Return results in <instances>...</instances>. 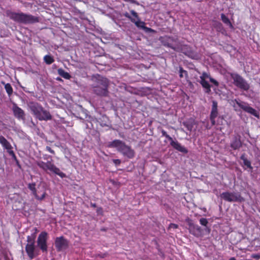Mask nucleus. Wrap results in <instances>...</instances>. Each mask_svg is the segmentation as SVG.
<instances>
[{
	"label": "nucleus",
	"mask_w": 260,
	"mask_h": 260,
	"mask_svg": "<svg viewBox=\"0 0 260 260\" xmlns=\"http://www.w3.org/2000/svg\"><path fill=\"white\" fill-rule=\"evenodd\" d=\"M102 231H106V230H105V229H102Z\"/></svg>",
	"instance_id": "49"
},
{
	"label": "nucleus",
	"mask_w": 260,
	"mask_h": 260,
	"mask_svg": "<svg viewBox=\"0 0 260 260\" xmlns=\"http://www.w3.org/2000/svg\"><path fill=\"white\" fill-rule=\"evenodd\" d=\"M108 147L116 148L117 150L124 157L129 159L133 158L135 156V151L130 146L120 140H114L109 143Z\"/></svg>",
	"instance_id": "3"
},
{
	"label": "nucleus",
	"mask_w": 260,
	"mask_h": 260,
	"mask_svg": "<svg viewBox=\"0 0 260 260\" xmlns=\"http://www.w3.org/2000/svg\"><path fill=\"white\" fill-rule=\"evenodd\" d=\"M221 19L224 24L229 25L231 28H233V25L231 22L230 19L223 13L221 14Z\"/></svg>",
	"instance_id": "27"
},
{
	"label": "nucleus",
	"mask_w": 260,
	"mask_h": 260,
	"mask_svg": "<svg viewBox=\"0 0 260 260\" xmlns=\"http://www.w3.org/2000/svg\"><path fill=\"white\" fill-rule=\"evenodd\" d=\"M242 146L241 137L239 135L235 136L231 140L230 147L234 150H239Z\"/></svg>",
	"instance_id": "15"
},
{
	"label": "nucleus",
	"mask_w": 260,
	"mask_h": 260,
	"mask_svg": "<svg viewBox=\"0 0 260 260\" xmlns=\"http://www.w3.org/2000/svg\"><path fill=\"white\" fill-rule=\"evenodd\" d=\"M143 30H145L146 32H151V33H155L156 31L151 28L148 27L145 25Z\"/></svg>",
	"instance_id": "36"
},
{
	"label": "nucleus",
	"mask_w": 260,
	"mask_h": 260,
	"mask_svg": "<svg viewBox=\"0 0 260 260\" xmlns=\"http://www.w3.org/2000/svg\"><path fill=\"white\" fill-rule=\"evenodd\" d=\"M37 164L38 167L45 172L49 170L61 178H63L66 176L65 174L62 172L60 169L56 167L51 161H48L46 162L43 161H39L37 162Z\"/></svg>",
	"instance_id": "4"
},
{
	"label": "nucleus",
	"mask_w": 260,
	"mask_h": 260,
	"mask_svg": "<svg viewBox=\"0 0 260 260\" xmlns=\"http://www.w3.org/2000/svg\"><path fill=\"white\" fill-rule=\"evenodd\" d=\"M0 144L6 149H11L12 146L9 142L3 136H0Z\"/></svg>",
	"instance_id": "21"
},
{
	"label": "nucleus",
	"mask_w": 260,
	"mask_h": 260,
	"mask_svg": "<svg viewBox=\"0 0 260 260\" xmlns=\"http://www.w3.org/2000/svg\"><path fill=\"white\" fill-rule=\"evenodd\" d=\"M130 12L131 14L133 15V16H134L135 18L138 19L137 21H136L135 19L134 20H132V22L134 23L137 27L141 28L143 29L145 25V23L144 21L140 20L137 13L134 10H131Z\"/></svg>",
	"instance_id": "19"
},
{
	"label": "nucleus",
	"mask_w": 260,
	"mask_h": 260,
	"mask_svg": "<svg viewBox=\"0 0 260 260\" xmlns=\"http://www.w3.org/2000/svg\"><path fill=\"white\" fill-rule=\"evenodd\" d=\"M255 257H259V256L258 255H256L255 256ZM253 257H254V256H253Z\"/></svg>",
	"instance_id": "48"
},
{
	"label": "nucleus",
	"mask_w": 260,
	"mask_h": 260,
	"mask_svg": "<svg viewBox=\"0 0 260 260\" xmlns=\"http://www.w3.org/2000/svg\"><path fill=\"white\" fill-rule=\"evenodd\" d=\"M96 213L98 214L102 215L103 213V208L102 207H98L96 209Z\"/></svg>",
	"instance_id": "41"
},
{
	"label": "nucleus",
	"mask_w": 260,
	"mask_h": 260,
	"mask_svg": "<svg viewBox=\"0 0 260 260\" xmlns=\"http://www.w3.org/2000/svg\"><path fill=\"white\" fill-rule=\"evenodd\" d=\"M126 2H129L132 4H136L137 2L135 0H123Z\"/></svg>",
	"instance_id": "44"
},
{
	"label": "nucleus",
	"mask_w": 260,
	"mask_h": 260,
	"mask_svg": "<svg viewBox=\"0 0 260 260\" xmlns=\"http://www.w3.org/2000/svg\"><path fill=\"white\" fill-rule=\"evenodd\" d=\"M12 111L14 116L17 119L21 120L25 119V113L24 111L15 103H14L13 105Z\"/></svg>",
	"instance_id": "16"
},
{
	"label": "nucleus",
	"mask_w": 260,
	"mask_h": 260,
	"mask_svg": "<svg viewBox=\"0 0 260 260\" xmlns=\"http://www.w3.org/2000/svg\"><path fill=\"white\" fill-rule=\"evenodd\" d=\"M124 15L125 17H126V18L129 19L131 21H132V20L135 19L134 18H132V17L131 16H130L129 14L127 12L125 13Z\"/></svg>",
	"instance_id": "43"
},
{
	"label": "nucleus",
	"mask_w": 260,
	"mask_h": 260,
	"mask_svg": "<svg viewBox=\"0 0 260 260\" xmlns=\"http://www.w3.org/2000/svg\"><path fill=\"white\" fill-rule=\"evenodd\" d=\"M188 225V230L191 234L197 237H200L202 236L203 230L200 226L192 222H189Z\"/></svg>",
	"instance_id": "11"
},
{
	"label": "nucleus",
	"mask_w": 260,
	"mask_h": 260,
	"mask_svg": "<svg viewBox=\"0 0 260 260\" xmlns=\"http://www.w3.org/2000/svg\"><path fill=\"white\" fill-rule=\"evenodd\" d=\"M28 188L32 191L34 196L35 197L36 199H37V200L42 201L45 198V196H46L45 192H44L41 197H40L37 194V190L36 188V183H29L28 185Z\"/></svg>",
	"instance_id": "20"
},
{
	"label": "nucleus",
	"mask_w": 260,
	"mask_h": 260,
	"mask_svg": "<svg viewBox=\"0 0 260 260\" xmlns=\"http://www.w3.org/2000/svg\"><path fill=\"white\" fill-rule=\"evenodd\" d=\"M178 228V225L175 223H170L169 226V229H176Z\"/></svg>",
	"instance_id": "39"
},
{
	"label": "nucleus",
	"mask_w": 260,
	"mask_h": 260,
	"mask_svg": "<svg viewBox=\"0 0 260 260\" xmlns=\"http://www.w3.org/2000/svg\"><path fill=\"white\" fill-rule=\"evenodd\" d=\"M236 104L238 105V106L243 109L244 111L258 118L259 115L258 113L253 108L249 106L245 103L243 102H240L236 101Z\"/></svg>",
	"instance_id": "12"
},
{
	"label": "nucleus",
	"mask_w": 260,
	"mask_h": 260,
	"mask_svg": "<svg viewBox=\"0 0 260 260\" xmlns=\"http://www.w3.org/2000/svg\"><path fill=\"white\" fill-rule=\"evenodd\" d=\"M213 26L216 29V31L218 32H220L222 34H224L225 32V30L222 23L219 21H214Z\"/></svg>",
	"instance_id": "22"
},
{
	"label": "nucleus",
	"mask_w": 260,
	"mask_h": 260,
	"mask_svg": "<svg viewBox=\"0 0 260 260\" xmlns=\"http://www.w3.org/2000/svg\"><path fill=\"white\" fill-rule=\"evenodd\" d=\"M47 238L48 234L45 231L42 232L38 236L37 239V244L42 252L47 251Z\"/></svg>",
	"instance_id": "8"
},
{
	"label": "nucleus",
	"mask_w": 260,
	"mask_h": 260,
	"mask_svg": "<svg viewBox=\"0 0 260 260\" xmlns=\"http://www.w3.org/2000/svg\"><path fill=\"white\" fill-rule=\"evenodd\" d=\"M229 260H236L234 257H231Z\"/></svg>",
	"instance_id": "46"
},
{
	"label": "nucleus",
	"mask_w": 260,
	"mask_h": 260,
	"mask_svg": "<svg viewBox=\"0 0 260 260\" xmlns=\"http://www.w3.org/2000/svg\"><path fill=\"white\" fill-rule=\"evenodd\" d=\"M109 255V254L108 252H105V253H99L95 255V257H100L101 258H104Z\"/></svg>",
	"instance_id": "33"
},
{
	"label": "nucleus",
	"mask_w": 260,
	"mask_h": 260,
	"mask_svg": "<svg viewBox=\"0 0 260 260\" xmlns=\"http://www.w3.org/2000/svg\"><path fill=\"white\" fill-rule=\"evenodd\" d=\"M46 149L47 151H48V152H49L50 153L53 154H55V151L51 149V147H50L49 146H47L46 147Z\"/></svg>",
	"instance_id": "40"
},
{
	"label": "nucleus",
	"mask_w": 260,
	"mask_h": 260,
	"mask_svg": "<svg viewBox=\"0 0 260 260\" xmlns=\"http://www.w3.org/2000/svg\"><path fill=\"white\" fill-rule=\"evenodd\" d=\"M200 84L203 88L206 89L205 92L207 93H209L211 92V86L209 83L204 79L203 77L202 78V80L200 82Z\"/></svg>",
	"instance_id": "24"
},
{
	"label": "nucleus",
	"mask_w": 260,
	"mask_h": 260,
	"mask_svg": "<svg viewBox=\"0 0 260 260\" xmlns=\"http://www.w3.org/2000/svg\"><path fill=\"white\" fill-rule=\"evenodd\" d=\"M183 124L185 126L187 130L191 131L192 129L193 125L191 123H189L188 121H184L183 122Z\"/></svg>",
	"instance_id": "32"
},
{
	"label": "nucleus",
	"mask_w": 260,
	"mask_h": 260,
	"mask_svg": "<svg viewBox=\"0 0 260 260\" xmlns=\"http://www.w3.org/2000/svg\"><path fill=\"white\" fill-rule=\"evenodd\" d=\"M1 84L4 85L5 89L8 95L10 97L13 92V89L10 83H6L4 81H1Z\"/></svg>",
	"instance_id": "23"
},
{
	"label": "nucleus",
	"mask_w": 260,
	"mask_h": 260,
	"mask_svg": "<svg viewBox=\"0 0 260 260\" xmlns=\"http://www.w3.org/2000/svg\"><path fill=\"white\" fill-rule=\"evenodd\" d=\"M44 61L47 64H51L54 61V59L52 56L46 55L44 57Z\"/></svg>",
	"instance_id": "29"
},
{
	"label": "nucleus",
	"mask_w": 260,
	"mask_h": 260,
	"mask_svg": "<svg viewBox=\"0 0 260 260\" xmlns=\"http://www.w3.org/2000/svg\"><path fill=\"white\" fill-rule=\"evenodd\" d=\"M56 80L58 81H62V79L60 77H57Z\"/></svg>",
	"instance_id": "47"
},
{
	"label": "nucleus",
	"mask_w": 260,
	"mask_h": 260,
	"mask_svg": "<svg viewBox=\"0 0 260 260\" xmlns=\"http://www.w3.org/2000/svg\"><path fill=\"white\" fill-rule=\"evenodd\" d=\"M7 151V152L9 153V154L12 157V158L16 161L17 165L20 167V165L19 163V161L17 159L16 156L14 152L12 150V148H11V149H6Z\"/></svg>",
	"instance_id": "30"
},
{
	"label": "nucleus",
	"mask_w": 260,
	"mask_h": 260,
	"mask_svg": "<svg viewBox=\"0 0 260 260\" xmlns=\"http://www.w3.org/2000/svg\"><path fill=\"white\" fill-rule=\"evenodd\" d=\"M220 197L224 201L229 202H242L244 201V198L238 192H223L221 194Z\"/></svg>",
	"instance_id": "5"
},
{
	"label": "nucleus",
	"mask_w": 260,
	"mask_h": 260,
	"mask_svg": "<svg viewBox=\"0 0 260 260\" xmlns=\"http://www.w3.org/2000/svg\"><path fill=\"white\" fill-rule=\"evenodd\" d=\"M200 223L202 225L207 226V225L208 223V221L206 218H202L200 219Z\"/></svg>",
	"instance_id": "34"
},
{
	"label": "nucleus",
	"mask_w": 260,
	"mask_h": 260,
	"mask_svg": "<svg viewBox=\"0 0 260 260\" xmlns=\"http://www.w3.org/2000/svg\"><path fill=\"white\" fill-rule=\"evenodd\" d=\"M212 108L210 114V120L212 126L216 124L215 118L218 116V103L216 101H212Z\"/></svg>",
	"instance_id": "10"
},
{
	"label": "nucleus",
	"mask_w": 260,
	"mask_h": 260,
	"mask_svg": "<svg viewBox=\"0 0 260 260\" xmlns=\"http://www.w3.org/2000/svg\"><path fill=\"white\" fill-rule=\"evenodd\" d=\"M203 77L204 79H205L206 78H209V75L206 73L204 72L202 76H200L201 80H202V78Z\"/></svg>",
	"instance_id": "42"
},
{
	"label": "nucleus",
	"mask_w": 260,
	"mask_h": 260,
	"mask_svg": "<svg viewBox=\"0 0 260 260\" xmlns=\"http://www.w3.org/2000/svg\"><path fill=\"white\" fill-rule=\"evenodd\" d=\"M232 77L234 80V84L237 87L240 88L241 89H243L246 91L249 89V84L247 83L245 80L243 78L242 76L237 74H235L232 75Z\"/></svg>",
	"instance_id": "7"
},
{
	"label": "nucleus",
	"mask_w": 260,
	"mask_h": 260,
	"mask_svg": "<svg viewBox=\"0 0 260 260\" xmlns=\"http://www.w3.org/2000/svg\"><path fill=\"white\" fill-rule=\"evenodd\" d=\"M184 75L187 77H188V74L187 72L185 70H184L182 67H179V77L180 78H182L184 76Z\"/></svg>",
	"instance_id": "31"
},
{
	"label": "nucleus",
	"mask_w": 260,
	"mask_h": 260,
	"mask_svg": "<svg viewBox=\"0 0 260 260\" xmlns=\"http://www.w3.org/2000/svg\"><path fill=\"white\" fill-rule=\"evenodd\" d=\"M90 205L93 208H95L96 207V205L95 203H91Z\"/></svg>",
	"instance_id": "45"
},
{
	"label": "nucleus",
	"mask_w": 260,
	"mask_h": 260,
	"mask_svg": "<svg viewBox=\"0 0 260 260\" xmlns=\"http://www.w3.org/2000/svg\"><path fill=\"white\" fill-rule=\"evenodd\" d=\"M91 85L92 90L98 96H107L108 95L109 80L105 77L98 75L93 79Z\"/></svg>",
	"instance_id": "2"
},
{
	"label": "nucleus",
	"mask_w": 260,
	"mask_h": 260,
	"mask_svg": "<svg viewBox=\"0 0 260 260\" xmlns=\"http://www.w3.org/2000/svg\"><path fill=\"white\" fill-rule=\"evenodd\" d=\"M40 116L36 115V118L38 119L39 120L47 121L52 119V116L50 112L44 109H42V112H40Z\"/></svg>",
	"instance_id": "18"
},
{
	"label": "nucleus",
	"mask_w": 260,
	"mask_h": 260,
	"mask_svg": "<svg viewBox=\"0 0 260 260\" xmlns=\"http://www.w3.org/2000/svg\"><path fill=\"white\" fill-rule=\"evenodd\" d=\"M68 245V241L63 237H57L55 240V246L58 251H60Z\"/></svg>",
	"instance_id": "13"
},
{
	"label": "nucleus",
	"mask_w": 260,
	"mask_h": 260,
	"mask_svg": "<svg viewBox=\"0 0 260 260\" xmlns=\"http://www.w3.org/2000/svg\"><path fill=\"white\" fill-rule=\"evenodd\" d=\"M159 40L163 46L170 48L174 51H177L176 47L173 45L174 43L177 40L176 39H175L172 37L165 36L164 37H160Z\"/></svg>",
	"instance_id": "9"
},
{
	"label": "nucleus",
	"mask_w": 260,
	"mask_h": 260,
	"mask_svg": "<svg viewBox=\"0 0 260 260\" xmlns=\"http://www.w3.org/2000/svg\"><path fill=\"white\" fill-rule=\"evenodd\" d=\"M5 13L7 17L18 23L32 24L38 23L40 21L39 17L34 16L30 14L23 12L17 13L9 10H7Z\"/></svg>",
	"instance_id": "1"
},
{
	"label": "nucleus",
	"mask_w": 260,
	"mask_h": 260,
	"mask_svg": "<svg viewBox=\"0 0 260 260\" xmlns=\"http://www.w3.org/2000/svg\"><path fill=\"white\" fill-rule=\"evenodd\" d=\"M29 107L35 116L36 115L40 116V112H42V109H44L40 104L36 102H30L29 104Z\"/></svg>",
	"instance_id": "17"
},
{
	"label": "nucleus",
	"mask_w": 260,
	"mask_h": 260,
	"mask_svg": "<svg viewBox=\"0 0 260 260\" xmlns=\"http://www.w3.org/2000/svg\"><path fill=\"white\" fill-rule=\"evenodd\" d=\"M57 73L61 77L65 79L69 80L71 78V76L70 74L61 68H59L57 70Z\"/></svg>",
	"instance_id": "25"
},
{
	"label": "nucleus",
	"mask_w": 260,
	"mask_h": 260,
	"mask_svg": "<svg viewBox=\"0 0 260 260\" xmlns=\"http://www.w3.org/2000/svg\"><path fill=\"white\" fill-rule=\"evenodd\" d=\"M241 159L243 161V165L247 167V168H250L251 167V162L249 160L247 159V158L245 156V154L244 153L243 154L241 157Z\"/></svg>",
	"instance_id": "28"
},
{
	"label": "nucleus",
	"mask_w": 260,
	"mask_h": 260,
	"mask_svg": "<svg viewBox=\"0 0 260 260\" xmlns=\"http://www.w3.org/2000/svg\"><path fill=\"white\" fill-rule=\"evenodd\" d=\"M49 157H50V158H51V156H49L48 158H49Z\"/></svg>",
	"instance_id": "50"
},
{
	"label": "nucleus",
	"mask_w": 260,
	"mask_h": 260,
	"mask_svg": "<svg viewBox=\"0 0 260 260\" xmlns=\"http://www.w3.org/2000/svg\"><path fill=\"white\" fill-rule=\"evenodd\" d=\"M160 131L162 134L161 136L165 137L169 140L170 141L171 146L175 149L184 154L188 153V150L184 146H182L177 141H174L173 138L164 129L160 128Z\"/></svg>",
	"instance_id": "6"
},
{
	"label": "nucleus",
	"mask_w": 260,
	"mask_h": 260,
	"mask_svg": "<svg viewBox=\"0 0 260 260\" xmlns=\"http://www.w3.org/2000/svg\"><path fill=\"white\" fill-rule=\"evenodd\" d=\"M209 80H210V81L213 83L215 86H218L219 85V83L217 81H216V80H215L214 79H213V78L212 77H209Z\"/></svg>",
	"instance_id": "37"
},
{
	"label": "nucleus",
	"mask_w": 260,
	"mask_h": 260,
	"mask_svg": "<svg viewBox=\"0 0 260 260\" xmlns=\"http://www.w3.org/2000/svg\"><path fill=\"white\" fill-rule=\"evenodd\" d=\"M112 161L116 166H119L121 162V160L119 159H113Z\"/></svg>",
	"instance_id": "38"
},
{
	"label": "nucleus",
	"mask_w": 260,
	"mask_h": 260,
	"mask_svg": "<svg viewBox=\"0 0 260 260\" xmlns=\"http://www.w3.org/2000/svg\"><path fill=\"white\" fill-rule=\"evenodd\" d=\"M38 230L37 228H35V233L32 234L31 236H27V244H35V239L36 237V233L37 232Z\"/></svg>",
	"instance_id": "26"
},
{
	"label": "nucleus",
	"mask_w": 260,
	"mask_h": 260,
	"mask_svg": "<svg viewBox=\"0 0 260 260\" xmlns=\"http://www.w3.org/2000/svg\"><path fill=\"white\" fill-rule=\"evenodd\" d=\"M25 249L28 257L30 259H32L39 254L35 244H26Z\"/></svg>",
	"instance_id": "14"
},
{
	"label": "nucleus",
	"mask_w": 260,
	"mask_h": 260,
	"mask_svg": "<svg viewBox=\"0 0 260 260\" xmlns=\"http://www.w3.org/2000/svg\"><path fill=\"white\" fill-rule=\"evenodd\" d=\"M143 30H145L146 32H151V33H155L156 31L151 28L148 27L145 25Z\"/></svg>",
	"instance_id": "35"
}]
</instances>
